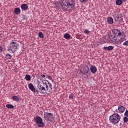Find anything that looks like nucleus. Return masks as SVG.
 Wrapping results in <instances>:
<instances>
[{
	"instance_id": "4be33fe9",
	"label": "nucleus",
	"mask_w": 128,
	"mask_h": 128,
	"mask_svg": "<svg viewBox=\"0 0 128 128\" xmlns=\"http://www.w3.org/2000/svg\"><path fill=\"white\" fill-rule=\"evenodd\" d=\"M116 6H120L121 4H122V0H116Z\"/></svg>"
},
{
	"instance_id": "473e14b6",
	"label": "nucleus",
	"mask_w": 128,
	"mask_h": 128,
	"mask_svg": "<svg viewBox=\"0 0 128 128\" xmlns=\"http://www.w3.org/2000/svg\"><path fill=\"white\" fill-rule=\"evenodd\" d=\"M47 78H48V80H52V76H46Z\"/></svg>"
},
{
	"instance_id": "7ed1b4c3",
	"label": "nucleus",
	"mask_w": 128,
	"mask_h": 128,
	"mask_svg": "<svg viewBox=\"0 0 128 128\" xmlns=\"http://www.w3.org/2000/svg\"><path fill=\"white\" fill-rule=\"evenodd\" d=\"M18 42H16V40L12 41L9 44L8 50L14 54L18 50Z\"/></svg>"
},
{
	"instance_id": "c9c22d12",
	"label": "nucleus",
	"mask_w": 128,
	"mask_h": 128,
	"mask_svg": "<svg viewBox=\"0 0 128 128\" xmlns=\"http://www.w3.org/2000/svg\"><path fill=\"white\" fill-rule=\"evenodd\" d=\"M56 8H58V6H56Z\"/></svg>"
},
{
	"instance_id": "2f4dec72",
	"label": "nucleus",
	"mask_w": 128,
	"mask_h": 128,
	"mask_svg": "<svg viewBox=\"0 0 128 128\" xmlns=\"http://www.w3.org/2000/svg\"><path fill=\"white\" fill-rule=\"evenodd\" d=\"M68 2H72L73 4H74V0H68Z\"/></svg>"
},
{
	"instance_id": "c756f323",
	"label": "nucleus",
	"mask_w": 128,
	"mask_h": 128,
	"mask_svg": "<svg viewBox=\"0 0 128 128\" xmlns=\"http://www.w3.org/2000/svg\"><path fill=\"white\" fill-rule=\"evenodd\" d=\"M69 98L71 100V98H74V94H71L69 96Z\"/></svg>"
},
{
	"instance_id": "bb28decb",
	"label": "nucleus",
	"mask_w": 128,
	"mask_h": 128,
	"mask_svg": "<svg viewBox=\"0 0 128 128\" xmlns=\"http://www.w3.org/2000/svg\"><path fill=\"white\" fill-rule=\"evenodd\" d=\"M123 120H124V122H125V123L128 122V117H124L123 118Z\"/></svg>"
},
{
	"instance_id": "9b49d317",
	"label": "nucleus",
	"mask_w": 128,
	"mask_h": 128,
	"mask_svg": "<svg viewBox=\"0 0 128 128\" xmlns=\"http://www.w3.org/2000/svg\"><path fill=\"white\" fill-rule=\"evenodd\" d=\"M90 70L92 74H96L98 72V68L94 66H92L90 68Z\"/></svg>"
},
{
	"instance_id": "f704fd0d",
	"label": "nucleus",
	"mask_w": 128,
	"mask_h": 128,
	"mask_svg": "<svg viewBox=\"0 0 128 128\" xmlns=\"http://www.w3.org/2000/svg\"><path fill=\"white\" fill-rule=\"evenodd\" d=\"M41 76H42V78H46V75L45 74H42Z\"/></svg>"
},
{
	"instance_id": "412c9836",
	"label": "nucleus",
	"mask_w": 128,
	"mask_h": 128,
	"mask_svg": "<svg viewBox=\"0 0 128 128\" xmlns=\"http://www.w3.org/2000/svg\"><path fill=\"white\" fill-rule=\"evenodd\" d=\"M38 34L40 38H44V33L42 32H40Z\"/></svg>"
},
{
	"instance_id": "39448f33",
	"label": "nucleus",
	"mask_w": 128,
	"mask_h": 128,
	"mask_svg": "<svg viewBox=\"0 0 128 128\" xmlns=\"http://www.w3.org/2000/svg\"><path fill=\"white\" fill-rule=\"evenodd\" d=\"M44 118L46 122H54V114L50 112H46L44 113Z\"/></svg>"
},
{
	"instance_id": "f03ea898",
	"label": "nucleus",
	"mask_w": 128,
	"mask_h": 128,
	"mask_svg": "<svg viewBox=\"0 0 128 128\" xmlns=\"http://www.w3.org/2000/svg\"><path fill=\"white\" fill-rule=\"evenodd\" d=\"M121 118L122 117H120V114L116 113H114L109 117V120L110 124H114V126L120 122Z\"/></svg>"
},
{
	"instance_id": "f257e3e1",
	"label": "nucleus",
	"mask_w": 128,
	"mask_h": 128,
	"mask_svg": "<svg viewBox=\"0 0 128 128\" xmlns=\"http://www.w3.org/2000/svg\"><path fill=\"white\" fill-rule=\"evenodd\" d=\"M52 86L48 80H42L38 83V92L42 94H50L52 92Z\"/></svg>"
},
{
	"instance_id": "5701e85b",
	"label": "nucleus",
	"mask_w": 128,
	"mask_h": 128,
	"mask_svg": "<svg viewBox=\"0 0 128 128\" xmlns=\"http://www.w3.org/2000/svg\"><path fill=\"white\" fill-rule=\"evenodd\" d=\"M6 108H14V106L11 104H7L6 105Z\"/></svg>"
},
{
	"instance_id": "cd10ccee",
	"label": "nucleus",
	"mask_w": 128,
	"mask_h": 128,
	"mask_svg": "<svg viewBox=\"0 0 128 128\" xmlns=\"http://www.w3.org/2000/svg\"><path fill=\"white\" fill-rule=\"evenodd\" d=\"M84 32L85 34H90V30H88L86 29L84 30Z\"/></svg>"
},
{
	"instance_id": "a878e982",
	"label": "nucleus",
	"mask_w": 128,
	"mask_h": 128,
	"mask_svg": "<svg viewBox=\"0 0 128 128\" xmlns=\"http://www.w3.org/2000/svg\"><path fill=\"white\" fill-rule=\"evenodd\" d=\"M112 32H113V34H118V32H120V30H114Z\"/></svg>"
},
{
	"instance_id": "4c0bfd02",
	"label": "nucleus",
	"mask_w": 128,
	"mask_h": 128,
	"mask_svg": "<svg viewBox=\"0 0 128 128\" xmlns=\"http://www.w3.org/2000/svg\"><path fill=\"white\" fill-rule=\"evenodd\" d=\"M0 36H1V35H0Z\"/></svg>"
},
{
	"instance_id": "9d476101",
	"label": "nucleus",
	"mask_w": 128,
	"mask_h": 128,
	"mask_svg": "<svg viewBox=\"0 0 128 128\" xmlns=\"http://www.w3.org/2000/svg\"><path fill=\"white\" fill-rule=\"evenodd\" d=\"M118 38H120L119 40H124V38H126V36H124V33L120 32L119 31L118 33Z\"/></svg>"
},
{
	"instance_id": "f8f14e48",
	"label": "nucleus",
	"mask_w": 128,
	"mask_h": 128,
	"mask_svg": "<svg viewBox=\"0 0 128 128\" xmlns=\"http://www.w3.org/2000/svg\"><path fill=\"white\" fill-rule=\"evenodd\" d=\"M28 88L29 90H32V92H36V88H34V84H28Z\"/></svg>"
},
{
	"instance_id": "b1692460",
	"label": "nucleus",
	"mask_w": 128,
	"mask_h": 128,
	"mask_svg": "<svg viewBox=\"0 0 128 128\" xmlns=\"http://www.w3.org/2000/svg\"><path fill=\"white\" fill-rule=\"evenodd\" d=\"M30 76L28 74H26L25 76V80H30Z\"/></svg>"
},
{
	"instance_id": "e433bc0d",
	"label": "nucleus",
	"mask_w": 128,
	"mask_h": 128,
	"mask_svg": "<svg viewBox=\"0 0 128 128\" xmlns=\"http://www.w3.org/2000/svg\"><path fill=\"white\" fill-rule=\"evenodd\" d=\"M123 0V2H126V0Z\"/></svg>"
},
{
	"instance_id": "a211bd4d",
	"label": "nucleus",
	"mask_w": 128,
	"mask_h": 128,
	"mask_svg": "<svg viewBox=\"0 0 128 128\" xmlns=\"http://www.w3.org/2000/svg\"><path fill=\"white\" fill-rule=\"evenodd\" d=\"M64 38H66V40H70V34L68 33H66L64 34Z\"/></svg>"
},
{
	"instance_id": "aec40b11",
	"label": "nucleus",
	"mask_w": 128,
	"mask_h": 128,
	"mask_svg": "<svg viewBox=\"0 0 128 128\" xmlns=\"http://www.w3.org/2000/svg\"><path fill=\"white\" fill-rule=\"evenodd\" d=\"M12 58V56L10 53H7L6 54V60H10Z\"/></svg>"
},
{
	"instance_id": "dca6fc26",
	"label": "nucleus",
	"mask_w": 128,
	"mask_h": 128,
	"mask_svg": "<svg viewBox=\"0 0 128 128\" xmlns=\"http://www.w3.org/2000/svg\"><path fill=\"white\" fill-rule=\"evenodd\" d=\"M108 22L110 24H114V19L112 17H108Z\"/></svg>"
},
{
	"instance_id": "c85d7f7f",
	"label": "nucleus",
	"mask_w": 128,
	"mask_h": 128,
	"mask_svg": "<svg viewBox=\"0 0 128 128\" xmlns=\"http://www.w3.org/2000/svg\"><path fill=\"white\" fill-rule=\"evenodd\" d=\"M124 116L125 117L128 118V110H126V111L124 114Z\"/></svg>"
},
{
	"instance_id": "0eeeda50",
	"label": "nucleus",
	"mask_w": 128,
	"mask_h": 128,
	"mask_svg": "<svg viewBox=\"0 0 128 128\" xmlns=\"http://www.w3.org/2000/svg\"><path fill=\"white\" fill-rule=\"evenodd\" d=\"M74 8V3L68 1L66 4L65 10H72Z\"/></svg>"
},
{
	"instance_id": "7c9ffc66",
	"label": "nucleus",
	"mask_w": 128,
	"mask_h": 128,
	"mask_svg": "<svg viewBox=\"0 0 128 128\" xmlns=\"http://www.w3.org/2000/svg\"><path fill=\"white\" fill-rule=\"evenodd\" d=\"M80 2L84 3V2H88V0H80Z\"/></svg>"
},
{
	"instance_id": "ddd939ff",
	"label": "nucleus",
	"mask_w": 128,
	"mask_h": 128,
	"mask_svg": "<svg viewBox=\"0 0 128 128\" xmlns=\"http://www.w3.org/2000/svg\"><path fill=\"white\" fill-rule=\"evenodd\" d=\"M21 8L22 10H26L28 8V6L26 4H24L21 5Z\"/></svg>"
},
{
	"instance_id": "72a5a7b5",
	"label": "nucleus",
	"mask_w": 128,
	"mask_h": 128,
	"mask_svg": "<svg viewBox=\"0 0 128 128\" xmlns=\"http://www.w3.org/2000/svg\"><path fill=\"white\" fill-rule=\"evenodd\" d=\"M2 52V47L0 46V52Z\"/></svg>"
},
{
	"instance_id": "2eb2a0df",
	"label": "nucleus",
	"mask_w": 128,
	"mask_h": 128,
	"mask_svg": "<svg viewBox=\"0 0 128 128\" xmlns=\"http://www.w3.org/2000/svg\"><path fill=\"white\" fill-rule=\"evenodd\" d=\"M14 12L16 14H20V8H16L14 10Z\"/></svg>"
},
{
	"instance_id": "393cba45",
	"label": "nucleus",
	"mask_w": 128,
	"mask_h": 128,
	"mask_svg": "<svg viewBox=\"0 0 128 128\" xmlns=\"http://www.w3.org/2000/svg\"><path fill=\"white\" fill-rule=\"evenodd\" d=\"M12 98L14 100H16V102H18L20 100V98H18V96H13Z\"/></svg>"
},
{
	"instance_id": "1a4fd4ad",
	"label": "nucleus",
	"mask_w": 128,
	"mask_h": 128,
	"mask_svg": "<svg viewBox=\"0 0 128 128\" xmlns=\"http://www.w3.org/2000/svg\"><path fill=\"white\" fill-rule=\"evenodd\" d=\"M112 42H115L117 44H120L122 42H124V40H120L118 38V37L116 36H114L112 38Z\"/></svg>"
},
{
	"instance_id": "20e7f679",
	"label": "nucleus",
	"mask_w": 128,
	"mask_h": 128,
	"mask_svg": "<svg viewBox=\"0 0 128 128\" xmlns=\"http://www.w3.org/2000/svg\"><path fill=\"white\" fill-rule=\"evenodd\" d=\"M80 74L82 76H90V67L88 66H83L80 70Z\"/></svg>"
},
{
	"instance_id": "423d86ee",
	"label": "nucleus",
	"mask_w": 128,
	"mask_h": 128,
	"mask_svg": "<svg viewBox=\"0 0 128 128\" xmlns=\"http://www.w3.org/2000/svg\"><path fill=\"white\" fill-rule=\"evenodd\" d=\"M35 122L36 124H37L39 128H42L43 126H44V124L42 122V118L40 116L36 117V118L35 120Z\"/></svg>"
},
{
	"instance_id": "f3484780",
	"label": "nucleus",
	"mask_w": 128,
	"mask_h": 128,
	"mask_svg": "<svg viewBox=\"0 0 128 128\" xmlns=\"http://www.w3.org/2000/svg\"><path fill=\"white\" fill-rule=\"evenodd\" d=\"M104 50H114V46H105L104 48Z\"/></svg>"
},
{
	"instance_id": "6e6552de",
	"label": "nucleus",
	"mask_w": 128,
	"mask_h": 128,
	"mask_svg": "<svg viewBox=\"0 0 128 128\" xmlns=\"http://www.w3.org/2000/svg\"><path fill=\"white\" fill-rule=\"evenodd\" d=\"M67 2L66 0H60L58 2H56L58 4H60V6H62V10H66V8Z\"/></svg>"
},
{
	"instance_id": "4468645a",
	"label": "nucleus",
	"mask_w": 128,
	"mask_h": 128,
	"mask_svg": "<svg viewBox=\"0 0 128 128\" xmlns=\"http://www.w3.org/2000/svg\"><path fill=\"white\" fill-rule=\"evenodd\" d=\"M118 110L119 112L122 113L124 112V110H125L124 107V106H118Z\"/></svg>"
},
{
	"instance_id": "6ab92c4d",
	"label": "nucleus",
	"mask_w": 128,
	"mask_h": 128,
	"mask_svg": "<svg viewBox=\"0 0 128 128\" xmlns=\"http://www.w3.org/2000/svg\"><path fill=\"white\" fill-rule=\"evenodd\" d=\"M114 18H120V15H118V12H114L113 14Z\"/></svg>"
}]
</instances>
